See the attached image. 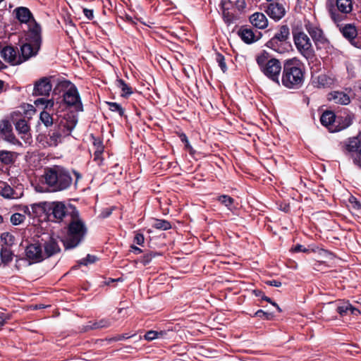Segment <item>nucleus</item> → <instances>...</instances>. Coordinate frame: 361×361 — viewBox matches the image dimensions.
Wrapping results in <instances>:
<instances>
[{"mask_svg":"<svg viewBox=\"0 0 361 361\" xmlns=\"http://www.w3.org/2000/svg\"><path fill=\"white\" fill-rule=\"evenodd\" d=\"M44 183L51 192H59L68 189L73 179L70 173L59 166L45 169L43 175Z\"/></svg>","mask_w":361,"mask_h":361,"instance_id":"1","label":"nucleus"},{"mask_svg":"<svg viewBox=\"0 0 361 361\" xmlns=\"http://www.w3.org/2000/svg\"><path fill=\"white\" fill-rule=\"evenodd\" d=\"M304 78L302 65L299 60L292 59L285 62L281 82L286 87L298 89L302 86Z\"/></svg>","mask_w":361,"mask_h":361,"instance_id":"2","label":"nucleus"},{"mask_svg":"<svg viewBox=\"0 0 361 361\" xmlns=\"http://www.w3.org/2000/svg\"><path fill=\"white\" fill-rule=\"evenodd\" d=\"M32 30L25 32L20 45V56L23 61L37 54L42 44L41 30L32 23Z\"/></svg>","mask_w":361,"mask_h":361,"instance_id":"3","label":"nucleus"},{"mask_svg":"<svg viewBox=\"0 0 361 361\" xmlns=\"http://www.w3.org/2000/svg\"><path fill=\"white\" fill-rule=\"evenodd\" d=\"M86 233L87 228L84 222L78 217V211L73 208L67 235L63 241L65 247L71 249L78 246L84 238Z\"/></svg>","mask_w":361,"mask_h":361,"instance_id":"4","label":"nucleus"},{"mask_svg":"<svg viewBox=\"0 0 361 361\" xmlns=\"http://www.w3.org/2000/svg\"><path fill=\"white\" fill-rule=\"evenodd\" d=\"M78 122L74 115H67L61 118L54 128L50 130L47 137V142L51 147H56L61 142L62 137L68 135Z\"/></svg>","mask_w":361,"mask_h":361,"instance_id":"5","label":"nucleus"},{"mask_svg":"<svg viewBox=\"0 0 361 361\" xmlns=\"http://www.w3.org/2000/svg\"><path fill=\"white\" fill-rule=\"evenodd\" d=\"M257 63L263 73L273 81L279 83V76L281 71V63L276 59H269L268 53L263 51L257 56Z\"/></svg>","mask_w":361,"mask_h":361,"instance_id":"6","label":"nucleus"},{"mask_svg":"<svg viewBox=\"0 0 361 361\" xmlns=\"http://www.w3.org/2000/svg\"><path fill=\"white\" fill-rule=\"evenodd\" d=\"M353 0H341L336 2H329L326 4L331 19L335 23L343 20V15L350 14L353 10Z\"/></svg>","mask_w":361,"mask_h":361,"instance_id":"7","label":"nucleus"},{"mask_svg":"<svg viewBox=\"0 0 361 361\" xmlns=\"http://www.w3.org/2000/svg\"><path fill=\"white\" fill-rule=\"evenodd\" d=\"M293 41L298 51L306 59H312L314 51L310 39L302 31H293Z\"/></svg>","mask_w":361,"mask_h":361,"instance_id":"8","label":"nucleus"},{"mask_svg":"<svg viewBox=\"0 0 361 361\" xmlns=\"http://www.w3.org/2000/svg\"><path fill=\"white\" fill-rule=\"evenodd\" d=\"M62 85L67 88L63 95L65 104L73 107L78 111H83L82 104L76 87L68 82H64Z\"/></svg>","mask_w":361,"mask_h":361,"instance_id":"9","label":"nucleus"},{"mask_svg":"<svg viewBox=\"0 0 361 361\" xmlns=\"http://www.w3.org/2000/svg\"><path fill=\"white\" fill-rule=\"evenodd\" d=\"M343 150L350 156L355 164L361 169V140L357 137L348 139L344 142Z\"/></svg>","mask_w":361,"mask_h":361,"instance_id":"10","label":"nucleus"},{"mask_svg":"<svg viewBox=\"0 0 361 361\" xmlns=\"http://www.w3.org/2000/svg\"><path fill=\"white\" fill-rule=\"evenodd\" d=\"M47 219L53 222L59 223L68 215V211L62 202H48Z\"/></svg>","mask_w":361,"mask_h":361,"instance_id":"11","label":"nucleus"},{"mask_svg":"<svg viewBox=\"0 0 361 361\" xmlns=\"http://www.w3.org/2000/svg\"><path fill=\"white\" fill-rule=\"evenodd\" d=\"M25 252L26 259L30 262V264L40 262L44 259L42 245L39 242L28 245Z\"/></svg>","mask_w":361,"mask_h":361,"instance_id":"12","label":"nucleus"},{"mask_svg":"<svg viewBox=\"0 0 361 361\" xmlns=\"http://www.w3.org/2000/svg\"><path fill=\"white\" fill-rule=\"evenodd\" d=\"M17 19L21 23H25L27 26L25 32L32 30V23H35L41 30L40 25L33 18L30 11L26 7H18L14 10Z\"/></svg>","mask_w":361,"mask_h":361,"instance_id":"13","label":"nucleus"},{"mask_svg":"<svg viewBox=\"0 0 361 361\" xmlns=\"http://www.w3.org/2000/svg\"><path fill=\"white\" fill-rule=\"evenodd\" d=\"M290 30L287 25H281L274 36L267 42V46H274V43L280 42L281 43V53L286 50L285 46L287 44V40L289 38Z\"/></svg>","mask_w":361,"mask_h":361,"instance_id":"14","label":"nucleus"},{"mask_svg":"<svg viewBox=\"0 0 361 361\" xmlns=\"http://www.w3.org/2000/svg\"><path fill=\"white\" fill-rule=\"evenodd\" d=\"M42 245L44 248L43 255L44 259L49 258L61 251V248L58 244L56 239L51 236H48L46 239H42Z\"/></svg>","mask_w":361,"mask_h":361,"instance_id":"15","label":"nucleus"},{"mask_svg":"<svg viewBox=\"0 0 361 361\" xmlns=\"http://www.w3.org/2000/svg\"><path fill=\"white\" fill-rule=\"evenodd\" d=\"M266 12L270 18L279 20L285 16L286 9L281 1H276L268 4Z\"/></svg>","mask_w":361,"mask_h":361,"instance_id":"16","label":"nucleus"},{"mask_svg":"<svg viewBox=\"0 0 361 361\" xmlns=\"http://www.w3.org/2000/svg\"><path fill=\"white\" fill-rule=\"evenodd\" d=\"M305 27L317 46L328 42L322 29L310 23L307 24Z\"/></svg>","mask_w":361,"mask_h":361,"instance_id":"17","label":"nucleus"},{"mask_svg":"<svg viewBox=\"0 0 361 361\" xmlns=\"http://www.w3.org/2000/svg\"><path fill=\"white\" fill-rule=\"evenodd\" d=\"M4 59L13 65L20 64L23 62L21 56L13 47L7 46L1 51Z\"/></svg>","mask_w":361,"mask_h":361,"instance_id":"18","label":"nucleus"},{"mask_svg":"<svg viewBox=\"0 0 361 361\" xmlns=\"http://www.w3.org/2000/svg\"><path fill=\"white\" fill-rule=\"evenodd\" d=\"M52 88L49 79L43 78L37 81L35 84L33 94L34 95H49Z\"/></svg>","mask_w":361,"mask_h":361,"instance_id":"19","label":"nucleus"},{"mask_svg":"<svg viewBox=\"0 0 361 361\" xmlns=\"http://www.w3.org/2000/svg\"><path fill=\"white\" fill-rule=\"evenodd\" d=\"M355 116L352 114H346L344 116H338L336 121V128H331V132H338L348 128L352 125Z\"/></svg>","mask_w":361,"mask_h":361,"instance_id":"20","label":"nucleus"},{"mask_svg":"<svg viewBox=\"0 0 361 361\" xmlns=\"http://www.w3.org/2000/svg\"><path fill=\"white\" fill-rule=\"evenodd\" d=\"M238 35L244 42L247 44H251L259 39L261 33H255L251 28L242 27L238 30Z\"/></svg>","mask_w":361,"mask_h":361,"instance_id":"21","label":"nucleus"},{"mask_svg":"<svg viewBox=\"0 0 361 361\" xmlns=\"http://www.w3.org/2000/svg\"><path fill=\"white\" fill-rule=\"evenodd\" d=\"M47 202H41L39 203H34L30 204L32 219H39L43 216H44V219L47 218Z\"/></svg>","mask_w":361,"mask_h":361,"instance_id":"22","label":"nucleus"},{"mask_svg":"<svg viewBox=\"0 0 361 361\" xmlns=\"http://www.w3.org/2000/svg\"><path fill=\"white\" fill-rule=\"evenodd\" d=\"M61 116L56 114L51 113L48 111H42L39 115V119L42 123L47 127H51L53 125L56 126V123L61 118Z\"/></svg>","mask_w":361,"mask_h":361,"instance_id":"23","label":"nucleus"},{"mask_svg":"<svg viewBox=\"0 0 361 361\" xmlns=\"http://www.w3.org/2000/svg\"><path fill=\"white\" fill-rule=\"evenodd\" d=\"M16 152L2 149L0 150V163L4 166L13 165L18 157Z\"/></svg>","mask_w":361,"mask_h":361,"instance_id":"24","label":"nucleus"},{"mask_svg":"<svg viewBox=\"0 0 361 361\" xmlns=\"http://www.w3.org/2000/svg\"><path fill=\"white\" fill-rule=\"evenodd\" d=\"M251 24L257 28L264 29L268 25V20L262 13H255L250 17Z\"/></svg>","mask_w":361,"mask_h":361,"instance_id":"25","label":"nucleus"},{"mask_svg":"<svg viewBox=\"0 0 361 361\" xmlns=\"http://www.w3.org/2000/svg\"><path fill=\"white\" fill-rule=\"evenodd\" d=\"M16 129L18 134L20 135L21 138L25 141H27L31 138L30 135V126L28 123L25 119H20L15 123Z\"/></svg>","mask_w":361,"mask_h":361,"instance_id":"26","label":"nucleus"},{"mask_svg":"<svg viewBox=\"0 0 361 361\" xmlns=\"http://www.w3.org/2000/svg\"><path fill=\"white\" fill-rule=\"evenodd\" d=\"M336 311L341 317H344L348 314V313L355 316L360 314V310L354 307L349 302H343L340 303L336 307Z\"/></svg>","mask_w":361,"mask_h":361,"instance_id":"27","label":"nucleus"},{"mask_svg":"<svg viewBox=\"0 0 361 361\" xmlns=\"http://www.w3.org/2000/svg\"><path fill=\"white\" fill-rule=\"evenodd\" d=\"M328 99L329 101L342 105H347L350 102V97L346 93L338 91L330 93Z\"/></svg>","mask_w":361,"mask_h":361,"instance_id":"28","label":"nucleus"},{"mask_svg":"<svg viewBox=\"0 0 361 361\" xmlns=\"http://www.w3.org/2000/svg\"><path fill=\"white\" fill-rule=\"evenodd\" d=\"M336 117L333 111H326L322 114L320 121L331 132V128H336Z\"/></svg>","mask_w":361,"mask_h":361,"instance_id":"29","label":"nucleus"},{"mask_svg":"<svg viewBox=\"0 0 361 361\" xmlns=\"http://www.w3.org/2000/svg\"><path fill=\"white\" fill-rule=\"evenodd\" d=\"M0 195L5 198L16 199L18 195L6 182L0 180Z\"/></svg>","mask_w":361,"mask_h":361,"instance_id":"30","label":"nucleus"},{"mask_svg":"<svg viewBox=\"0 0 361 361\" xmlns=\"http://www.w3.org/2000/svg\"><path fill=\"white\" fill-rule=\"evenodd\" d=\"M341 31L344 37L350 42L354 40L357 35V29L353 24H346L344 27H342Z\"/></svg>","mask_w":361,"mask_h":361,"instance_id":"31","label":"nucleus"},{"mask_svg":"<svg viewBox=\"0 0 361 361\" xmlns=\"http://www.w3.org/2000/svg\"><path fill=\"white\" fill-rule=\"evenodd\" d=\"M228 4H229L226 1L222 2V14L224 21L230 24L235 20V16L233 12L230 11Z\"/></svg>","mask_w":361,"mask_h":361,"instance_id":"32","label":"nucleus"},{"mask_svg":"<svg viewBox=\"0 0 361 361\" xmlns=\"http://www.w3.org/2000/svg\"><path fill=\"white\" fill-rule=\"evenodd\" d=\"M13 254L8 245L3 246L0 250V257L2 263L6 264L12 261Z\"/></svg>","mask_w":361,"mask_h":361,"instance_id":"33","label":"nucleus"},{"mask_svg":"<svg viewBox=\"0 0 361 361\" xmlns=\"http://www.w3.org/2000/svg\"><path fill=\"white\" fill-rule=\"evenodd\" d=\"M116 86L122 91L121 96L127 97L133 93L132 88L125 82L122 79H118L116 81Z\"/></svg>","mask_w":361,"mask_h":361,"instance_id":"34","label":"nucleus"},{"mask_svg":"<svg viewBox=\"0 0 361 361\" xmlns=\"http://www.w3.org/2000/svg\"><path fill=\"white\" fill-rule=\"evenodd\" d=\"M90 325L89 326L91 329H97L102 328H107L111 326V322L109 319H102L99 321L94 322H90Z\"/></svg>","mask_w":361,"mask_h":361,"instance_id":"35","label":"nucleus"},{"mask_svg":"<svg viewBox=\"0 0 361 361\" xmlns=\"http://www.w3.org/2000/svg\"><path fill=\"white\" fill-rule=\"evenodd\" d=\"M2 138L4 140L11 145L19 147H22L23 145L21 142L15 136V135L13 133V130L2 136Z\"/></svg>","mask_w":361,"mask_h":361,"instance_id":"36","label":"nucleus"},{"mask_svg":"<svg viewBox=\"0 0 361 361\" xmlns=\"http://www.w3.org/2000/svg\"><path fill=\"white\" fill-rule=\"evenodd\" d=\"M152 226L157 229L166 231L171 228V223L164 219H155Z\"/></svg>","mask_w":361,"mask_h":361,"instance_id":"37","label":"nucleus"},{"mask_svg":"<svg viewBox=\"0 0 361 361\" xmlns=\"http://www.w3.org/2000/svg\"><path fill=\"white\" fill-rule=\"evenodd\" d=\"M219 201L224 205H225L228 209L232 210L233 208L234 200L230 196L224 195L219 197Z\"/></svg>","mask_w":361,"mask_h":361,"instance_id":"38","label":"nucleus"},{"mask_svg":"<svg viewBox=\"0 0 361 361\" xmlns=\"http://www.w3.org/2000/svg\"><path fill=\"white\" fill-rule=\"evenodd\" d=\"M13 130L12 126L7 120L0 121V133L1 137Z\"/></svg>","mask_w":361,"mask_h":361,"instance_id":"39","label":"nucleus"},{"mask_svg":"<svg viewBox=\"0 0 361 361\" xmlns=\"http://www.w3.org/2000/svg\"><path fill=\"white\" fill-rule=\"evenodd\" d=\"M25 220V214L20 213H15L11 216L10 221L14 226L23 224Z\"/></svg>","mask_w":361,"mask_h":361,"instance_id":"40","label":"nucleus"},{"mask_svg":"<svg viewBox=\"0 0 361 361\" xmlns=\"http://www.w3.org/2000/svg\"><path fill=\"white\" fill-rule=\"evenodd\" d=\"M109 109L111 111H117L120 116H123L124 110L120 104L116 102H107Z\"/></svg>","mask_w":361,"mask_h":361,"instance_id":"41","label":"nucleus"},{"mask_svg":"<svg viewBox=\"0 0 361 361\" xmlns=\"http://www.w3.org/2000/svg\"><path fill=\"white\" fill-rule=\"evenodd\" d=\"M216 60L219 63V67L221 68V71L225 73L227 70L226 64L225 62L224 56L221 54H217Z\"/></svg>","mask_w":361,"mask_h":361,"instance_id":"42","label":"nucleus"},{"mask_svg":"<svg viewBox=\"0 0 361 361\" xmlns=\"http://www.w3.org/2000/svg\"><path fill=\"white\" fill-rule=\"evenodd\" d=\"M227 3L234 4L239 11H243L246 7V3L245 0H228Z\"/></svg>","mask_w":361,"mask_h":361,"instance_id":"43","label":"nucleus"},{"mask_svg":"<svg viewBox=\"0 0 361 361\" xmlns=\"http://www.w3.org/2000/svg\"><path fill=\"white\" fill-rule=\"evenodd\" d=\"M103 152V147L102 145H98L97 147V149L94 154V160L98 161V164H100L102 163V159H101V155Z\"/></svg>","mask_w":361,"mask_h":361,"instance_id":"44","label":"nucleus"},{"mask_svg":"<svg viewBox=\"0 0 361 361\" xmlns=\"http://www.w3.org/2000/svg\"><path fill=\"white\" fill-rule=\"evenodd\" d=\"M96 260H97V257L95 256L91 255H87V256L85 258L81 259L79 263H80V264L86 266L89 264H92V263L95 262Z\"/></svg>","mask_w":361,"mask_h":361,"instance_id":"45","label":"nucleus"},{"mask_svg":"<svg viewBox=\"0 0 361 361\" xmlns=\"http://www.w3.org/2000/svg\"><path fill=\"white\" fill-rule=\"evenodd\" d=\"M156 255H157L156 253H153V252L147 253L142 257L140 262L142 263L143 265L145 266V265L148 264L152 261V258Z\"/></svg>","mask_w":361,"mask_h":361,"instance_id":"46","label":"nucleus"},{"mask_svg":"<svg viewBox=\"0 0 361 361\" xmlns=\"http://www.w3.org/2000/svg\"><path fill=\"white\" fill-rule=\"evenodd\" d=\"M255 317L264 318L266 319H270L273 315L271 313L266 312L263 311L262 310H259L255 313Z\"/></svg>","mask_w":361,"mask_h":361,"instance_id":"47","label":"nucleus"},{"mask_svg":"<svg viewBox=\"0 0 361 361\" xmlns=\"http://www.w3.org/2000/svg\"><path fill=\"white\" fill-rule=\"evenodd\" d=\"M19 210L23 212L28 217L32 219L31 207L30 205H20L18 207Z\"/></svg>","mask_w":361,"mask_h":361,"instance_id":"48","label":"nucleus"},{"mask_svg":"<svg viewBox=\"0 0 361 361\" xmlns=\"http://www.w3.org/2000/svg\"><path fill=\"white\" fill-rule=\"evenodd\" d=\"M54 102L52 99H47L44 106V111H48L51 113H54Z\"/></svg>","mask_w":361,"mask_h":361,"instance_id":"49","label":"nucleus"},{"mask_svg":"<svg viewBox=\"0 0 361 361\" xmlns=\"http://www.w3.org/2000/svg\"><path fill=\"white\" fill-rule=\"evenodd\" d=\"M145 338L147 341H153L157 338V331H149L145 335Z\"/></svg>","mask_w":361,"mask_h":361,"instance_id":"50","label":"nucleus"},{"mask_svg":"<svg viewBox=\"0 0 361 361\" xmlns=\"http://www.w3.org/2000/svg\"><path fill=\"white\" fill-rule=\"evenodd\" d=\"M134 242L139 245H142L145 242L144 235L142 233H136L134 238Z\"/></svg>","mask_w":361,"mask_h":361,"instance_id":"51","label":"nucleus"},{"mask_svg":"<svg viewBox=\"0 0 361 361\" xmlns=\"http://www.w3.org/2000/svg\"><path fill=\"white\" fill-rule=\"evenodd\" d=\"M66 22V32H68V30H70V31H74L75 30V24L73 23V22L72 21V20L71 19H67L65 20Z\"/></svg>","mask_w":361,"mask_h":361,"instance_id":"52","label":"nucleus"},{"mask_svg":"<svg viewBox=\"0 0 361 361\" xmlns=\"http://www.w3.org/2000/svg\"><path fill=\"white\" fill-rule=\"evenodd\" d=\"M170 333H172L171 331H157V338H167L168 336Z\"/></svg>","mask_w":361,"mask_h":361,"instance_id":"53","label":"nucleus"},{"mask_svg":"<svg viewBox=\"0 0 361 361\" xmlns=\"http://www.w3.org/2000/svg\"><path fill=\"white\" fill-rule=\"evenodd\" d=\"M291 251H293L294 252H306L308 251V250L306 249L303 245L298 244V245H296L295 246L291 248Z\"/></svg>","mask_w":361,"mask_h":361,"instance_id":"54","label":"nucleus"},{"mask_svg":"<svg viewBox=\"0 0 361 361\" xmlns=\"http://www.w3.org/2000/svg\"><path fill=\"white\" fill-rule=\"evenodd\" d=\"M83 13L88 20H92L94 18V11L92 9L84 8Z\"/></svg>","mask_w":361,"mask_h":361,"instance_id":"55","label":"nucleus"},{"mask_svg":"<svg viewBox=\"0 0 361 361\" xmlns=\"http://www.w3.org/2000/svg\"><path fill=\"white\" fill-rule=\"evenodd\" d=\"M10 319L8 314H0V328L4 326L7 320Z\"/></svg>","mask_w":361,"mask_h":361,"instance_id":"56","label":"nucleus"},{"mask_svg":"<svg viewBox=\"0 0 361 361\" xmlns=\"http://www.w3.org/2000/svg\"><path fill=\"white\" fill-rule=\"evenodd\" d=\"M130 337V336H126V334H122V335H119L118 336L111 338L109 339V341H121V340H123V339H126V338H128Z\"/></svg>","mask_w":361,"mask_h":361,"instance_id":"57","label":"nucleus"},{"mask_svg":"<svg viewBox=\"0 0 361 361\" xmlns=\"http://www.w3.org/2000/svg\"><path fill=\"white\" fill-rule=\"evenodd\" d=\"M267 285L274 286V287H280L281 286V283L276 280L267 281L266 282Z\"/></svg>","mask_w":361,"mask_h":361,"instance_id":"58","label":"nucleus"},{"mask_svg":"<svg viewBox=\"0 0 361 361\" xmlns=\"http://www.w3.org/2000/svg\"><path fill=\"white\" fill-rule=\"evenodd\" d=\"M268 47L276 51L281 53V43L280 42H277L276 43H274V46H268Z\"/></svg>","mask_w":361,"mask_h":361,"instance_id":"59","label":"nucleus"},{"mask_svg":"<svg viewBox=\"0 0 361 361\" xmlns=\"http://www.w3.org/2000/svg\"><path fill=\"white\" fill-rule=\"evenodd\" d=\"M47 100V99H45V98H39V99H36L35 101V104L36 106H39V105H44V106H45Z\"/></svg>","mask_w":361,"mask_h":361,"instance_id":"60","label":"nucleus"},{"mask_svg":"<svg viewBox=\"0 0 361 361\" xmlns=\"http://www.w3.org/2000/svg\"><path fill=\"white\" fill-rule=\"evenodd\" d=\"M326 80V76L324 75H319L318 77V81H319V83L320 85H322V86H324L325 85V82Z\"/></svg>","mask_w":361,"mask_h":361,"instance_id":"61","label":"nucleus"},{"mask_svg":"<svg viewBox=\"0 0 361 361\" xmlns=\"http://www.w3.org/2000/svg\"><path fill=\"white\" fill-rule=\"evenodd\" d=\"M125 20L128 22L129 23L132 24V25H135V20H133V17H131L129 15H126L125 16Z\"/></svg>","mask_w":361,"mask_h":361,"instance_id":"62","label":"nucleus"},{"mask_svg":"<svg viewBox=\"0 0 361 361\" xmlns=\"http://www.w3.org/2000/svg\"><path fill=\"white\" fill-rule=\"evenodd\" d=\"M253 292L256 296L262 297V295H264L262 292L259 290H255Z\"/></svg>","mask_w":361,"mask_h":361,"instance_id":"63","label":"nucleus"},{"mask_svg":"<svg viewBox=\"0 0 361 361\" xmlns=\"http://www.w3.org/2000/svg\"><path fill=\"white\" fill-rule=\"evenodd\" d=\"M131 248L134 250V252L135 253H141L142 252L141 249L136 246H131Z\"/></svg>","mask_w":361,"mask_h":361,"instance_id":"64","label":"nucleus"}]
</instances>
